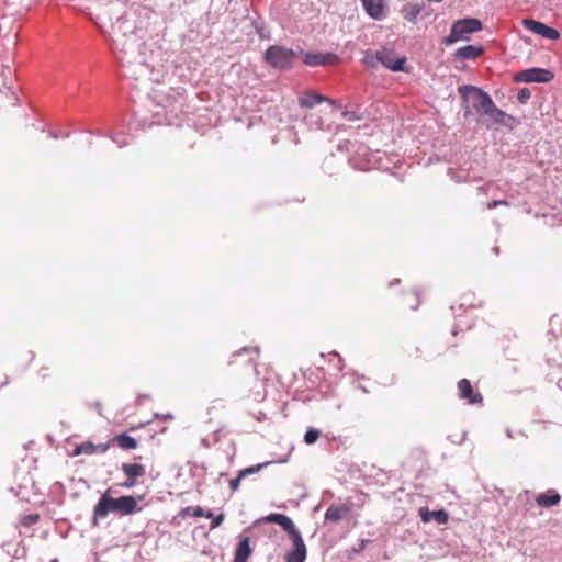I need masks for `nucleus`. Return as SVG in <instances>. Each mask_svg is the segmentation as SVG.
I'll return each mask as SVG.
<instances>
[{
	"instance_id": "24",
	"label": "nucleus",
	"mask_w": 562,
	"mask_h": 562,
	"mask_svg": "<svg viewBox=\"0 0 562 562\" xmlns=\"http://www.w3.org/2000/svg\"><path fill=\"white\" fill-rule=\"evenodd\" d=\"M331 114H333V111H330V113H325V117H323L321 115H316L315 113H310L304 116V121L310 126H314L317 130L329 128V125H327V126H325V125H326V122L330 119Z\"/></svg>"
},
{
	"instance_id": "5",
	"label": "nucleus",
	"mask_w": 562,
	"mask_h": 562,
	"mask_svg": "<svg viewBox=\"0 0 562 562\" xmlns=\"http://www.w3.org/2000/svg\"><path fill=\"white\" fill-rule=\"evenodd\" d=\"M459 93L463 101L472 106L479 114H482V112L493 103V100L487 93L473 86L460 87Z\"/></svg>"
},
{
	"instance_id": "11",
	"label": "nucleus",
	"mask_w": 562,
	"mask_h": 562,
	"mask_svg": "<svg viewBox=\"0 0 562 562\" xmlns=\"http://www.w3.org/2000/svg\"><path fill=\"white\" fill-rule=\"evenodd\" d=\"M522 24L528 31L543 38L558 40L560 37V33L558 30L550 27L539 21L532 19H525L522 21Z\"/></svg>"
},
{
	"instance_id": "7",
	"label": "nucleus",
	"mask_w": 562,
	"mask_h": 562,
	"mask_svg": "<svg viewBox=\"0 0 562 562\" xmlns=\"http://www.w3.org/2000/svg\"><path fill=\"white\" fill-rule=\"evenodd\" d=\"M299 59H302L305 66L307 67H324V66H333L337 63L338 57L333 53H322V52H303L299 54Z\"/></svg>"
},
{
	"instance_id": "37",
	"label": "nucleus",
	"mask_w": 562,
	"mask_h": 562,
	"mask_svg": "<svg viewBox=\"0 0 562 562\" xmlns=\"http://www.w3.org/2000/svg\"><path fill=\"white\" fill-rule=\"evenodd\" d=\"M113 45H114V49H117V48H119V42H117V40H114V41H113Z\"/></svg>"
},
{
	"instance_id": "38",
	"label": "nucleus",
	"mask_w": 562,
	"mask_h": 562,
	"mask_svg": "<svg viewBox=\"0 0 562 562\" xmlns=\"http://www.w3.org/2000/svg\"><path fill=\"white\" fill-rule=\"evenodd\" d=\"M528 70L536 71V70H544V69L543 68H539V67H532V68H529Z\"/></svg>"
},
{
	"instance_id": "13",
	"label": "nucleus",
	"mask_w": 562,
	"mask_h": 562,
	"mask_svg": "<svg viewBox=\"0 0 562 562\" xmlns=\"http://www.w3.org/2000/svg\"><path fill=\"white\" fill-rule=\"evenodd\" d=\"M290 539L292 540L293 548L286 552L284 557L285 562H304L307 550L301 533Z\"/></svg>"
},
{
	"instance_id": "19",
	"label": "nucleus",
	"mask_w": 562,
	"mask_h": 562,
	"mask_svg": "<svg viewBox=\"0 0 562 562\" xmlns=\"http://www.w3.org/2000/svg\"><path fill=\"white\" fill-rule=\"evenodd\" d=\"M109 442L116 445L123 450H134L138 447L137 440L125 432L114 436Z\"/></svg>"
},
{
	"instance_id": "34",
	"label": "nucleus",
	"mask_w": 562,
	"mask_h": 562,
	"mask_svg": "<svg viewBox=\"0 0 562 562\" xmlns=\"http://www.w3.org/2000/svg\"><path fill=\"white\" fill-rule=\"evenodd\" d=\"M493 186L492 181L486 182L485 184L477 188V192L482 193L483 195H487L490 188Z\"/></svg>"
},
{
	"instance_id": "14",
	"label": "nucleus",
	"mask_w": 562,
	"mask_h": 562,
	"mask_svg": "<svg viewBox=\"0 0 562 562\" xmlns=\"http://www.w3.org/2000/svg\"><path fill=\"white\" fill-rule=\"evenodd\" d=\"M553 79V72H515L513 80L520 82H549Z\"/></svg>"
},
{
	"instance_id": "21",
	"label": "nucleus",
	"mask_w": 562,
	"mask_h": 562,
	"mask_svg": "<svg viewBox=\"0 0 562 562\" xmlns=\"http://www.w3.org/2000/svg\"><path fill=\"white\" fill-rule=\"evenodd\" d=\"M402 304L411 311L417 310L420 304V295L414 289H407L402 294Z\"/></svg>"
},
{
	"instance_id": "6",
	"label": "nucleus",
	"mask_w": 562,
	"mask_h": 562,
	"mask_svg": "<svg viewBox=\"0 0 562 562\" xmlns=\"http://www.w3.org/2000/svg\"><path fill=\"white\" fill-rule=\"evenodd\" d=\"M481 116V122L486 128H498L499 126H512L515 117L498 109L493 102L486 108Z\"/></svg>"
},
{
	"instance_id": "32",
	"label": "nucleus",
	"mask_w": 562,
	"mask_h": 562,
	"mask_svg": "<svg viewBox=\"0 0 562 562\" xmlns=\"http://www.w3.org/2000/svg\"><path fill=\"white\" fill-rule=\"evenodd\" d=\"M342 117L346 120V121H358L361 119L360 115H358L356 112L353 111H344L342 112Z\"/></svg>"
},
{
	"instance_id": "20",
	"label": "nucleus",
	"mask_w": 562,
	"mask_h": 562,
	"mask_svg": "<svg viewBox=\"0 0 562 562\" xmlns=\"http://www.w3.org/2000/svg\"><path fill=\"white\" fill-rule=\"evenodd\" d=\"M250 554V539L249 537H245L239 541L235 550V557L233 562H247Z\"/></svg>"
},
{
	"instance_id": "9",
	"label": "nucleus",
	"mask_w": 562,
	"mask_h": 562,
	"mask_svg": "<svg viewBox=\"0 0 562 562\" xmlns=\"http://www.w3.org/2000/svg\"><path fill=\"white\" fill-rule=\"evenodd\" d=\"M261 521L279 525L288 533L289 538H293L301 533L292 519L284 514L272 513L262 517Z\"/></svg>"
},
{
	"instance_id": "8",
	"label": "nucleus",
	"mask_w": 562,
	"mask_h": 562,
	"mask_svg": "<svg viewBox=\"0 0 562 562\" xmlns=\"http://www.w3.org/2000/svg\"><path fill=\"white\" fill-rule=\"evenodd\" d=\"M322 102H328L331 106L341 108V104L336 100H331L325 95L313 91H305L301 93L297 98V103L302 109H313L317 104Z\"/></svg>"
},
{
	"instance_id": "12",
	"label": "nucleus",
	"mask_w": 562,
	"mask_h": 562,
	"mask_svg": "<svg viewBox=\"0 0 562 562\" xmlns=\"http://www.w3.org/2000/svg\"><path fill=\"white\" fill-rule=\"evenodd\" d=\"M457 386L460 398L465 400L469 404H481L483 402L482 394L474 391L468 379H461Z\"/></svg>"
},
{
	"instance_id": "10",
	"label": "nucleus",
	"mask_w": 562,
	"mask_h": 562,
	"mask_svg": "<svg viewBox=\"0 0 562 562\" xmlns=\"http://www.w3.org/2000/svg\"><path fill=\"white\" fill-rule=\"evenodd\" d=\"M121 470L126 476V481L121 486L126 488L135 486L137 480L146 474L145 465L140 463H123Z\"/></svg>"
},
{
	"instance_id": "1",
	"label": "nucleus",
	"mask_w": 562,
	"mask_h": 562,
	"mask_svg": "<svg viewBox=\"0 0 562 562\" xmlns=\"http://www.w3.org/2000/svg\"><path fill=\"white\" fill-rule=\"evenodd\" d=\"M137 501L132 495L113 498L110 496V490L105 491L100 497L93 509V525H98V519L115 513L120 516H127L140 512Z\"/></svg>"
},
{
	"instance_id": "16",
	"label": "nucleus",
	"mask_w": 562,
	"mask_h": 562,
	"mask_svg": "<svg viewBox=\"0 0 562 562\" xmlns=\"http://www.w3.org/2000/svg\"><path fill=\"white\" fill-rule=\"evenodd\" d=\"M366 13L374 19L382 20L384 18V0H360Z\"/></svg>"
},
{
	"instance_id": "39",
	"label": "nucleus",
	"mask_w": 562,
	"mask_h": 562,
	"mask_svg": "<svg viewBox=\"0 0 562 562\" xmlns=\"http://www.w3.org/2000/svg\"><path fill=\"white\" fill-rule=\"evenodd\" d=\"M3 68H5V69H10V68H11V66H10L9 64H5V65H3Z\"/></svg>"
},
{
	"instance_id": "15",
	"label": "nucleus",
	"mask_w": 562,
	"mask_h": 562,
	"mask_svg": "<svg viewBox=\"0 0 562 562\" xmlns=\"http://www.w3.org/2000/svg\"><path fill=\"white\" fill-rule=\"evenodd\" d=\"M110 447V442L94 445L91 441H85L76 446L72 456L104 453Z\"/></svg>"
},
{
	"instance_id": "26",
	"label": "nucleus",
	"mask_w": 562,
	"mask_h": 562,
	"mask_svg": "<svg viewBox=\"0 0 562 562\" xmlns=\"http://www.w3.org/2000/svg\"><path fill=\"white\" fill-rule=\"evenodd\" d=\"M319 436L321 431L318 429L310 428L304 435V441L307 445H313L318 440Z\"/></svg>"
},
{
	"instance_id": "23",
	"label": "nucleus",
	"mask_w": 562,
	"mask_h": 562,
	"mask_svg": "<svg viewBox=\"0 0 562 562\" xmlns=\"http://www.w3.org/2000/svg\"><path fill=\"white\" fill-rule=\"evenodd\" d=\"M483 53L482 46L467 45L456 50L454 56L459 59H475Z\"/></svg>"
},
{
	"instance_id": "3",
	"label": "nucleus",
	"mask_w": 562,
	"mask_h": 562,
	"mask_svg": "<svg viewBox=\"0 0 562 562\" xmlns=\"http://www.w3.org/2000/svg\"><path fill=\"white\" fill-rule=\"evenodd\" d=\"M299 54H302V48L299 46L293 49L281 45H272L266 50L265 60L273 68L283 69L292 67L293 63L299 59Z\"/></svg>"
},
{
	"instance_id": "36",
	"label": "nucleus",
	"mask_w": 562,
	"mask_h": 562,
	"mask_svg": "<svg viewBox=\"0 0 562 562\" xmlns=\"http://www.w3.org/2000/svg\"><path fill=\"white\" fill-rule=\"evenodd\" d=\"M252 350V348H244L241 351H250ZM254 351L255 352H258V349L257 348H254Z\"/></svg>"
},
{
	"instance_id": "27",
	"label": "nucleus",
	"mask_w": 562,
	"mask_h": 562,
	"mask_svg": "<svg viewBox=\"0 0 562 562\" xmlns=\"http://www.w3.org/2000/svg\"><path fill=\"white\" fill-rule=\"evenodd\" d=\"M40 519L38 514H29L21 517L20 524L23 527H31L35 525Z\"/></svg>"
},
{
	"instance_id": "30",
	"label": "nucleus",
	"mask_w": 562,
	"mask_h": 562,
	"mask_svg": "<svg viewBox=\"0 0 562 562\" xmlns=\"http://www.w3.org/2000/svg\"><path fill=\"white\" fill-rule=\"evenodd\" d=\"M431 513L427 507H420L418 510L419 517L423 522H429L432 519Z\"/></svg>"
},
{
	"instance_id": "33",
	"label": "nucleus",
	"mask_w": 562,
	"mask_h": 562,
	"mask_svg": "<svg viewBox=\"0 0 562 562\" xmlns=\"http://www.w3.org/2000/svg\"><path fill=\"white\" fill-rule=\"evenodd\" d=\"M499 205L509 206V203L506 200H494L486 204L487 210H493Z\"/></svg>"
},
{
	"instance_id": "4",
	"label": "nucleus",
	"mask_w": 562,
	"mask_h": 562,
	"mask_svg": "<svg viewBox=\"0 0 562 562\" xmlns=\"http://www.w3.org/2000/svg\"><path fill=\"white\" fill-rule=\"evenodd\" d=\"M482 22L475 18H465L456 21L450 30V34L445 38L446 45H451L458 41H468L473 33L481 31Z\"/></svg>"
},
{
	"instance_id": "25",
	"label": "nucleus",
	"mask_w": 562,
	"mask_h": 562,
	"mask_svg": "<svg viewBox=\"0 0 562 562\" xmlns=\"http://www.w3.org/2000/svg\"><path fill=\"white\" fill-rule=\"evenodd\" d=\"M179 515L181 517H187V516H193V517H203L204 516L206 518L212 517V513H204V510L200 506L184 507L180 510Z\"/></svg>"
},
{
	"instance_id": "17",
	"label": "nucleus",
	"mask_w": 562,
	"mask_h": 562,
	"mask_svg": "<svg viewBox=\"0 0 562 562\" xmlns=\"http://www.w3.org/2000/svg\"><path fill=\"white\" fill-rule=\"evenodd\" d=\"M560 501L561 496L555 490H548L536 497L537 505L544 508L558 505Z\"/></svg>"
},
{
	"instance_id": "31",
	"label": "nucleus",
	"mask_w": 562,
	"mask_h": 562,
	"mask_svg": "<svg viewBox=\"0 0 562 562\" xmlns=\"http://www.w3.org/2000/svg\"><path fill=\"white\" fill-rule=\"evenodd\" d=\"M211 518H212V522H211L210 528L211 529H215V528L220 527L221 524L224 521L225 515L224 514H220L216 517L212 516Z\"/></svg>"
},
{
	"instance_id": "18",
	"label": "nucleus",
	"mask_w": 562,
	"mask_h": 562,
	"mask_svg": "<svg viewBox=\"0 0 562 562\" xmlns=\"http://www.w3.org/2000/svg\"><path fill=\"white\" fill-rule=\"evenodd\" d=\"M350 513V507L347 505L336 506L330 505L326 513H325V519L331 522H338L344 517L348 516Z\"/></svg>"
},
{
	"instance_id": "29",
	"label": "nucleus",
	"mask_w": 562,
	"mask_h": 562,
	"mask_svg": "<svg viewBox=\"0 0 562 562\" xmlns=\"http://www.w3.org/2000/svg\"><path fill=\"white\" fill-rule=\"evenodd\" d=\"M531 97V92L528 88H521L517 93V99L520 103H526Z\"/></svg>"
},
{
	"instance_id": "35",
	"label": "nucleus",
	"mask_w": 562,
	"mask_h": 562,
	"mask_svg": "<svg viewBox=\"0 0 562 562\" xmlns=\"http://www.w3.org/2000/svg\"><path fill=\"white\" fill-rule=\"evenodd\" d=\"M409 14H411L412 18L417 16L419 14V9H417L415 7H412Z\"/></svg>"
},
{
	"instance_id": "28",
	"label": "nucleus",
	"mask_w": 562,
	"mask_h": 562,
	"mask_svg": "<svg viewBox=\"0 0 562 562\" xmlns=\"http://www.w3.org/2000/svg\"><path fill=\"white\" fill-rule=\"evenodd\" d=\"M432 519H435L438 524H447L449 520V515L445 509L434 510L431 513Z\"/></svg>"
},
{
	"instance_id": "22",
	"label": "nucleus",
	"mask_w": 562,
	"mask_h": 562,
	"mask_svg": "<svg viewBox=\"0 0 562 562\" xmlns=\"http://www.w3.org/2000/svg\"><path fill=\"white\" fill-rule=\"evenodd\" d=\"M265 465H266V463H261V464L252 465V467H249V468L240 470L238 472V475L235 479L229 481L231 490L233 492L237 491L239 485H240V481L244 477H246L247 475H250V474L259 472Z\"/></svg>"
},
{
	"instance_id": "2",
	"label": "nucleus",
	"mask_w": 562,
	"mask_h": 562,
	"mask_svg": "<svg viewBox=\"0 0 562 562\" xmlns=\"http://www.w3.org/2000/svg\"><path fill=\"white\" fill-rule=\"evenodd\" d=\"M364 59L371 67L381 66L389 70H404L407 60L405 55H397L391 46H383L372 54L368 53Z\"/></svg>"
}]
</instances>
